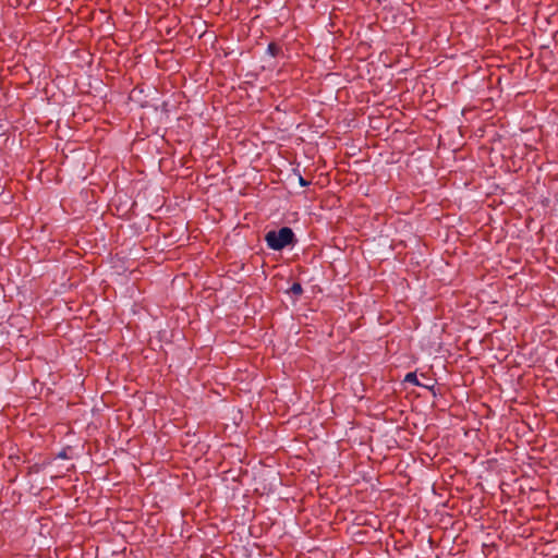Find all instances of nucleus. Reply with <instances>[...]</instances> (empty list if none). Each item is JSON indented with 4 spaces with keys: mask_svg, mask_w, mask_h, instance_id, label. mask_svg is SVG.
<instances>
[{
    "mask_svg": "<svg viewBox=\"0 0 558 558\" xmlns=\"http://www.w3.org/2000/svg\"><path fill=\"white\" fill-rule=\"evenodd\" d=\"M404 383H409L414 386H422V384L417 379L416 373H413V372H410L405 375ZM423 387H425V385H423ZM426 388L430 389L433 391V393L435 395L434 386H430V387L426 386Z\"/></svg>",
    "mask_w": 558,
    "mask_h": 558,
    "instance_id": "nucleus-2",
    "label": "nucleus"
},
{
    "mask_svg": "<svg viewBox=\"0 0 558 558\" xmlns=\"http://www.w3.org/2000/svg\"><path fill=\"white\" fill-rule=\"evenodd\" d=\"M280 52H281V48L277 44L270 43L268 45L267 53L270 54L271 57H277Z\"/></svg>",
    "mask_w": 558,
    "mask_h": 558,
    "instance_id": "nucleus-4",
    "label": "nucleus"
},
{
    "mask_svg": "<svg viewBox=\"0 0 558 558\" xmlns=\"http://www.w3.org/2000/svg\"><path fill=\"white\" fill-rule=\"evenodd\" d=\"M69 449H70V448H64V449H62V450L57 454V458H59V459H69V458H70V457H69V454H68V450H69Z\"/></svg>",
    "mask_w": 558,
    "mask_h": 558,
    "instance_id": "nucleus-5",
    "label": "nucleus"
},
{
    "mask_svg": "<svg viewBox=\"0 0 558 558\" xmlns=\"http://www.w3.org/2000/svg\"><path fill=\"white\" fill-rule=\"evenodd\" d=\"M287 293H291L295 296H300L303 293V288L300 282H294L290 289L287 291Z\"/></svg>",
    "mask_w": 558,
    "mask_h": 558,
    "instance_id": "nucleus-3",
    "label": "nucleus"
},
{
    "mask_svg": "<svg viewBox=\"0 0 558 558\" xmlns=\"http://www.w3.org/2000/svg\"><path fill=\"white\" fill-rule=\"evenodd\" d=\"M299 183L303 187L308 186L311 184L310 181L305 180L302 175H299Z\"/></svg>",
    "mask_w": 558,
    "mask_h": 558,
    "instance_id": "nucleus-6",
    "label": "nucleus"
},
{
    "mask_svg": "<svg viewBox=\"0 0 558 558\" xmlns=\"http://www.w3.org/2000/svg\"><path fill=\"white\" fill-rule=\"evenodd\" d=\"M264 240L269 250L277 252H280L287 247H294L298 243V238L290 227H281L278 230H269L266 232Z\"/></svg>",
    "mask_w": 558,
    "mask_h": 558,
    "instance_id": "nucleus-1",
    "label": "nucleus"
}]
</instances>
